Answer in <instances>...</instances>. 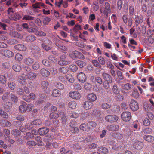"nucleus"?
<instances>
[{"instance_id": "36", "label": "nucleus", "mask_w": 154, "mask_h": 154, "mask_svg": "<svg viewBox=\"0 0 154 154\" xmlns=\"http://www.w3.org/2000/svg\"><path fill=\"white\" fill-rule=\"evenodd\" d=\"M21 18L20 16L17 13H15L14 14L13 16L11 17L10 19L11 20L17 21L19 20Z\"/></svg>"}, {"instance_id": "44", "label": "nucleus", "mask_w": 154, "mask_h": 154, "mask_svg": "<svg viewBox=\"0 0 154 154\" xmlns=\"http://www.w3.org/2000/svg\"><path fill=\"white\" fill-rule=\"evenodd\" d=\"M26 39L27 41L30 42H32L36 40V37L34 35H29L27 36Z\"/></svg>"}, {"instance_id": "62", "label": "nucleus", "mask_w": 154, "mask_h": 154, "mask_svg": "<svg viewBox=\"0 0 154 154\" xmlns=\"http://www.w3.org/2000/svg\"><path fill=\"white\" fill-rule=\"evenodd\" d=\"M81 29V26L77 24L75 25L73 29V30L75 33H77L78 31Z\"/></svg>"}, {"instance_id": "1", "label": "nucleus", "mask_w": 154, "mask_h": 154, "mask_svg": "<svg viewBox=\"0 0 154 154\" xmlns=\"http://www.w3.org/2000/svg\"><path fill=\"white\" fill-rule=\"evenodd\" d=\"M119 119L118 117L116 115H108L105 117V120L109 122L113 123L116 122Z\"/></svg>"}, {"instance_id": "40", "label": "nucleus", "mask_w": 154, "mask_h": 154, "mask_svg": "<svg viewBox=\"0 0 154 154\" xmlns=\"http://www.w3.org/2000/svg\"><path fill=\"white\" fill-rule=\"evenodd\" d=\"M0 115L2 117L5 119H7L8 117L7 113L2 109H0Z\"/></svg>"}, {"instance_id": "39", "label": "nucleus", "mask_w": 154, "mask_h": 154, "mask_svg": "<svg viewBox=\"0 0 154 154\" xmlns=\"http://www.w3.org/2000/svg\"><path fill=\"white\" fill-rule=\"evenodd\" d=\"M16 93L19 95H23L24 94L23 89L20 87H18L16 90Z\"/></svg>"}, {"instance_id": "18", "label": "nucleus", "mask_w": 154, "mask_h": 154, "mask_svg": "<svg viewBox=\"0 0 154 154\" xmlns=\"http://www.w3.org/2000/svg\"><path fill=\"white\" fill-rule=\"evenodd\" d=\"M48 85L49 83L47 81H43L41 83V88L43 91L47 92Z\"/></svg>"}, {"instance_id": "48", "label": "nucleus", "mask_w": 154, "mask_h": 154, "mask_svg": "<svg viewBox=\"0 0 154 154\" xmlns=\"http://www.w3.org/2000/svg\"><path fill=\"white\" fill-rule=\"evenodd\" d=\"M128 9V5L127 2L124 3L123 5L122 10L123 12L125 13H127Z\"/></svg>"}, {"instance_id": "49", "label": "nucleus", "mask_w": 154, "mask_h": 154, "mask_svg": "<svg viewBox=\"0 0 154 154\" xmlns=\"http://www.w3.org/2000/svg\"><path fill=\"white\" fill-rule=\"evenodd\" d=\"M112 91L114 93L116 94H118L120 92L119 89L117 87L116 85H114L112 88Z\"/></svg>"}, {"instance_id": "26", "label": "nucleus", "mask_w": 154, "mask_h": 154, "mask_svg": "<svg viewBox=\"0 0 154 154\" xmlns=\"http://www.w3.org/2000/svg\"><path fill=\"white\" fill-rule=\"evenodd\" d=\"M75 63L77 66L80 68H83L86 65V63L85 62L80 60L76 61Z\"/></svg>"}, {"instance_id": "52", "label": "nucleus", "mask_w": 154, "mask_h": 154, "mask_svg": "<svg viewBox=\"0 0 154 154\" xmlns=\"http://www.w3.org/2000/svg\"><path fill=\"white\" fill-rule=\"evenodd\" d=\"M4 133V137L5 138H9L10 137V131L8 129H4L3 131Z\"/></svg>"}, {"instance_id": "33", "label": "nucleus", "mask_w": 154, "mask_h": 154, "mask_svg": "<svg viewBox=\"0 0 154 154\" xmlns=\"http://www.w3.org/2000/svg\"><path fill=\"white\" fill-rule=\"evenodd\" d=\"M78 51H75L69 54V57L73 60L77 58Z\"/></svg>"}, {"instance_id": "12", "label": "nucleus", "mask_w": 154, "mask_h": 154, "mask_svg": "<svg viewBox=\"0 0 154 154\" xmlns=\"http://www.w3.org/2000/svg\"><path fill=\"white\" fill-rule=\"evenodd\" d=\"M49 131L48 128L43 127L39 128L38 130V133L40 135H44L46 134Z\"/></svg>"}, {"instance_id": "45", "label": "nucleus", "mask_w": 154, "mask_h": 154, "mask_svg": "<svg viewBox=\"0 0 154 154\" xmlns=\"http://www.w3.org/2000/svg\"><path fill=\"white\" fill-rule=\"evenodd\" d=\"M91 63L93 64L94 66L95 67L99 68H101V66L100 64L99 63V62L96 60H92Z\"/></svg>"}, {"instance_id": "25", "label": "nucleus", "mask_w": 154, "mask_h": 154, "mask_svg": "<svg viewBox=\"0 0 154 154\" xmlns=\"http://www.w3.org/2000/svg\"><path fill=\"white\" fill-rule=\"evenodd\" d=\"M96 126V123L94 122L91 121L87 124V127L89 130L94 128Z\"/></svg>"}, {"instance_id": "43", "label": "nucleus", "mask_w": 154, "mask_h": 154, "mask_svg": "<svg viewBox=\"0 0 154 154\" xmlns=\"http://www.w3.org/2000/svg\"><path fill=\"white\" fill-rule=\"evenodd\" d=\"M59 112H58V113ZM59 114H58V113L52 112L50 114V118L51 119H54L55 118H57L59 116Z\"/></svg>"}, {"instance_id": "7", "label": "nucleus", "mask_w": 154, "mask_h": 154, "mask_svg": "<svg viewBox=\"0 0 154 154\" xmlns=\"http://www.w3.org/2000/svg\"><path fill=\"white\" fill-rule=\"evenodd\" d=\"M69 95L70 97L74 99H79L81 97L80 94L76 91L70 92L69 93Z\"/></svg>"}, {"instance_id": "38", "label": "nucleus", "mask_w": 154, "mask_h": 154, "mask_svg": "<svg viewBox=\"0 0 154 154\" xmlns=\"http://www.w3.org/2000/svg\"><path fill=\"white\" fill-rule=\"evenodd\" d=\"M7 81V78L4 75H0V83L3 85L5 84Z\"/></svg>"}, {"instance_id": "47", "label": "nucleus", "mask_w": 154, "mask_h": 154, "mask_svg": "<svg viewBox=\"0 0 154 154\" xmlns=\"http://www.w3.org/2000/svg\"><path fill=\"white\" fill-rule=\"evenodd\" d=\"M69 68L73 72L77 71L78 70V67L77 65L74 64H72L69 66Z\"/></svg>"}, {"instance_id": "5", "label": "nucleus", "mask_w": 154, "mask_h": 154, "mask_svg": "<svg viewBox=\"0 0 154 154\" xmlns=\"http://www.w3.org/2000/svg\"><path fill=\"white\" fill-rule=\"evenodd\" d=\"M104 8L103 14L107 17L108 16V13H110L111 12L110 4L108 2H105L104 4Z\"/></svg>"}, {"instance_id": "50", "label": "nucleus", "mask_w": 154, "mask_h": 154, "mask_svg": "<svg viewBox=\"0 0 154 154\" xmlns=\"http://www.w3.org/2000/svg\"><path fill=\"white\" fill-rule=\"evenodd\" d=\"M37 27H29L28 32L31 33H36L38 32Z\"/></svg>"}, {"instance_id": "6", "label": "nucleus", "mask_w": 154, "mask_h": 154, "mask_svg": "<svg viewBox=\"0 0 154 154\" xmlns=\"http://www.w3.org/2000/svg\"><path fill=\"white\" fill-rule=\"evenodd\" d=\"M77 78L78 80L82 83H84L86 80V76L85 73L83 72L78 73Z\"/></svg>"}, {"instance_id": "13", "label": "nucleus", "mask_w": 154, "mask_h": 154, "mask_svg": "<svg viewBox=\"0 0 154 154\" xmlns=\"http://www.w3.org/2000/svg\"><path fill=\"white\" fill-rule=\"evenodd\" d=\"M48 42H49L48 44L45 42H42L41 43V45L43 48L45 50L48 51H49L52 48L51 46L50 45H51V42L48 40Z\"/></svg>"}, {"instance_id": "11", "label": "nucleus", "mask_w": 154, "mask_h": 154, "mask_svg": "<svg viewBox=\"0 0 154 154\" xmlns=\"http://www.w3.org/2000/svg\"><path fill=\"white\" fill-rule=\"evenodd\" d=\"M102 75L103 78L105 80V81H108L109 83L112 82V78L109 74L105 72H103Z\"/></svg>"}, {"instance_id": "60", "label": "nucleus", "mask_w": 154, "mask_h": 154, "mask_svg": "<svg viewBox=\"0 0 154 154\" xmlns=\"http://www.w3.org/2000/svg\"><path fill=\"white\" fill-rule=\"evenodd\" d=\"M84 88L86 90H90L92 88L91 85L88 82L86 83L84 85Z\"/></svg>"}, {"instance_id": "20", "label": "nucleus", "mask_w": 154, "mask_h": 154, "mask_svg": "<svg viewBox=\"0 0 154 154\" xmlns=\"http://www.w3.org/2000/svg\"><path fill=\"white\" fill-rule=\"evenodd\" d=\"M7 85L8 88L11 90H14L16 87V84L12 81L8 82Z\"/></svg>"}, {"instance_id": "42", "label": "nucleus", "mask_w": 154, "mask_h": 154, "mask_svg": "<svg viewBox=\"0 0 154 154\" xmlns=\"http://www.w3.org/2000/svg\"><path fill=\"white\" fill-rule=\"evenodd\" d=\"M7 42L10 45H14L18 43V41L14 39H10L7 40Z\"/></svg>"}, {"instance_id": "17", "label": "nucleus", "mask_w": 154, "mask_h": 154, "mask_svg": "<svg viewBox=\"0 0 154 154\" xmlns=\"http://www.w3.org/2000/svg\"><path fill=\"white\" fill-rule=\"evenodd\" d=\"M12 105V103L11 102L8 101L4 103L3 107L5 109L7 110V111L8 112L11 109Z\"/></svg>"}, {"instance_id": "59", "label": "nucleus", "mask_w": 154, "mask_h": 154, "mask_svg": "<svg viewBox=\"0 0 154 154\" xmlns=\"http://www.w3.org/2000/svg\"><path fill=\"white\" fill-rule=\"evenodd\" d=\"M154 13V4H152L151 10H148L147 12V14L148 15H151Z\"/></svg>"}, {"instance_id": "54", "label": "nucleus", "mask_w": 154, "mask_h": 154, "mask_svg": "<svg viewBox=\"0 0 154 154\" xmlns=\"http://www.w3.org/2000/svg\"><path fill=\"white\" fill-rule=\"evenodd\" d=\"M10 94V92L8 91L5 92L2 97V99L4 101H7L8 100V97Z\"/></svg>"}, {"instance_id": "61", "label": "nucleus", "mask_w": 154, "mask_h": 154, "mask_svg": "<svg viewBox=\"0 0 154 154\" xmlns=\"http://www.w3.org/2000/svg\"><path fill=\"white\" fill-rule=\"evenodd\" d=\"M70 126L71 127V131L72 133H75L77 132L78 131V128L77 127H74V126L73 125H72L71 124L70 125Z\"/></svg>"}, {"instance_id": "34", "label": "nucleus", "mask_w": 154, "mask_h": 154, "mask_svg": "<svg viewBox=\"0 0 154 154\" xmlns=\"http://www.w3.org/2000/svg\"><path fill=\"white\" fill-rule=\"evenodd\" d=\"M98 150L103 154H106L108 152V149L104 147L100 146L98 147Z\"/></svg>"}, {"instance_id": "15", "label": "nucleus", "mask_w": 154, "mask_h": 154, "mask_svg": "<svg viewBox=\"0 0 154 154\" xmlns=\"http://www.w3.org/2000/svg\"><path fill=\"white\" fill-rule=\"evenodd\" d=\"M40 72L42 75L44 77H48L50 75L49 71L45 68L42 69L40 70Z\"/></svg>"}, {"instance_id": "32", "label": "nucleus", "mask_w": 154, "mask_h": 154, "mask_svg": "<svg viewBox=\"0 0 154 154\" xmlns=\"http://www.w3.org/2000/svg\"><path fill=\"white\" fill-rule=\"evenodd\" d=\"M69 71V68L67 67H61L59 69V72L63 74H66Z\"/></svg>"}, {"instance_id": "58", "label": "nucleus", "mask_w": 154, "mask_h": 154, "mask_svg": "<svg viewBox=\"0 0 154 154\" xmlns=\"http://www.w3.org/2000/svg\"><path fill=\"white\" fill-rule=\"evenodd\" d=\"M123 6L122 1V0H118L117 2V8L119 10H121Z\"/></svg>"}, {"instance_id": "4", "label": "nucleus", "mask_w": 154, "mask_h": 154, "mask_svg": "<svg viewBox=\"0 0 154 154\" xmlns=\"http://www.w3.org/2000/svg\"><path fill=\"white\" fill-rule=\"evenodd\" d=\"M121 117L123 121H129L131 118V113L129 112H124L122 114Z\"/></svg>"}, {"instance_id": "30", "label": "nucleus", "mask_w": 154, "mask_h": 154, "mask_svg": "<svg viewBox=\"0 0 154 154\" xmlns=\"http://www.w3.org/2000/svg\"><path fill=\"white\" fill-rule=\"evenodd\" d=\"M120 85L123 89L127 90L130 89L131 87V85L129 83L121 84Z\"/></svg>"}, {"instance_id": "37", "label": "nucleus", "mask_w": 154, "mask_h": 154, "mask_svg": "<svg viewBox=\"0 0 154 154\" xmlns=\"http://www.w3.org/2000/svg\"><path fill=\"white\" fill-rule=\"evenodd\" d=\"M7 32L5 31H0V39L5 40L7 39V37L5 35Z\"/></svg>"}, {"instance_id": "9", "label": "nucleus", "mask_w": 154, "mask_h": 154, "mask_svg": "<svg viewBox=\"0 0 154 154\" xmlns=\"http://www.w3.org/2000/svg\"><path fill=\"white\" fill-rule=\"evenodd\" d=\"M107 129L111 131H117L119 129V127L117 125H109L107 126Z\"/></svg>"}, {"instance_id": "63", "label": "nucleus", "mask_w": 154, "mask_h": 154, "mask_svg": "<svg viewBox=\"0 0 154 154\" xmlns=\"http://www.w3.org/2000/svg\"><path fill=\"white\" fill-rule=\"evenodd\" d=\"M42 123L41 121L39 119H36L32 122V125H39Z\"/></svg>"}, {"instance_id": "21", "label": "nucleus", "mask_w": 154, "mask_h": 154, "mask_svg": "<svg viewBox=\"0 0 154 154\" xmlns=\"http://www.w3.org/2000/svg\"><path fill=\"white\" fill-rule=\"evenodd\" d=\"M87 98L91 101L94 102L96 101L97 99L96 95L93 93H90L88 94Z\"/></svg>"}, {"instance_id": "55", "label": "nucleus", "mask_w": 154, "mask_h": 154, "mask_svg": "<svg viewBox=\"0 0 154 154\" xmlns=\"http://www.w3.org/2000/svg\"><path fill=\"white\" fill-rule=\"evenodd\" d=\"M98 60L99 63L102 65H104L105 63V59L102 56H100L98 57Z\"/></svg>"}, {"instance_id": "27", "label": "nucleus", "mask_w": 154, "mask_h": 154, "mask_svg": "<svg viewBox=\"0 0 154 154\" xmlns=\"http://www.w3.org/2000/svg\"><path fill=\"white\" fill-rule=\"evenodd\" d=\"M136 25L138 26L140 23L143 21V18L142 16L137 15L134 19Z\"/></svg>"}, {"instance_id": "22", "label": "nucleus", "mask_w": 154, "mask_h": 154, "mask_svg": "<svg viewBox=\"0 0 154 154\" xmlns=\"http://www.w3.org/2000/svg\"><path fill=\"white\" fill-rule=\"evenodd\" d=\"M16 50L20 51H25L26 48L25 46L22 44H18L15 45L14 47Z\"/></svg>"}, {"instance_id": "16", "label": "nucleus", "mask_w": 154, "mask_h": 154, "mask_svg": "<svg viewBox=\"0 0 154 154\" xmlns=\"http://www.w3.org/2000/svg\"><path fill=\"white\" fill-rule=\"evenodd\" d=\"M143 145V142L137 141L134 143L133 147L137 150H140L142 148Z\"/></svg>"}, {"instance_id": "19", "label": "nucleus", "mask_w": 154, "mask_h": 154, "mask_svg": "<svg viewBox=\"0 0 154 154\" xmlns=\"http://www.w3.org/2000/svg\"><path fill=\"white\" fill-rule=\"evenodd\" d=\"M34 59L31 57L25 58L24 60V62L26 65L30 66L34 62Z\"/></svg>"}, {"instance_id": "57", "label": "nucleus", "mask_w": 154, "mask_h": 154, "mask_svg": "<svg viewBox=\"0 0 154 154\" xmlns=\"http://www.w3.org/2000/svg\"><path fill=\"white\" fill-rule=\"evenodd\" d=\"M51 20V19L48 17H45L43 18V23L44 25H48Z\"/></svg>"}, {"instance_id": "3", "label": "nucleus", "mask_w": 154, "mask_h": 154, "mask_svg": "<svg viewBox=\"0 0 154 154\" xmlns=\"http://www.w3.org/2000/svg\"><path fill=\"white\" fill-rule=\"evenodd\" d=\"M129 106L131 109L134 111H137L139 109L138 103L133 99L131 100Z\"/></svg>"}, {"instance_id": "2", "label": "nucleus", "mask_w": 154, "mask_h": 154, "mask_svg": "<svg viewBox=\"0 0 154 154\" xmlns=\"http://www.w3.org/2000/svg\"><path fill=\"white\" fill-rule=\"evenodd\" d=\"M0 53L4 56L8 57H11L14 56V54L12 51L7 49L2 50L0 51Z\"/></svg>"}, {"instance_id": "28", "label": "nucleus", "mask_w": 154, "mask_h": 154, "mask_svg": "<svg viewBox=\"0 0 154 154\" xmlns=\"http://www.w3.org/2000/svg\"><path fill=\"white\" fill-rule=\"evenodd\" d=\"M37 74L32 72H29L27 74V77L30 79H35L37 76Z\"/></svg>"}, {"instance_id": "31", "label": "nucleus", "mask_w": 154, "mask_h": 154, "mask_svg": "<svg viewBox=\"0 0 154 154\" xmlns=\"http://www.w3.org/2000/svg\"><path fill=\"white\" fill-rule=\"evenodd\" d=\"M12 69L15 71L19 72L21 69V67L20 64H15L13 66Z\"/></svg>"}, {"instance_id": "8", "label": "nucleus", "mask_w": 154, "mask_h": 154, "mask_svg": "<svg viewBox=\"0 0 154 154\" xmlns=\"http://www.w3.org/2000/svg\"><path fill=\"white\" fill-rule=\"evenodd\" d=\"M82 105L85 109L88 110L90 109L93 106V103L89 100H88L84 102Z\"/></svg>"}, {"instance_id": "41", "label": "nucleus", "mask_w": 154, "mask_h": 154, "mask_svg": "<svg viewBox=\"0 0 154 154\" xmlns=\"http://www.w3.org/2000/svg\"><path fill=\"white\" fill-rule=\"evenodd\" d=\"M101 106L103 109H107L111 108V105L106 103H103L101 104Z\"/></svg>"}, {"instance_id": "10", "label": "nucleus", "mask_w": 154, "mask_h": 154, "mask_svg": "<svg viewBox=\"0 0 154 154\" xmlns=\"http://www.w3.org/2000/svg\"><path fill=\"white\" fill-rule=\"evenodd\" d=\"M9 35L12 38H21L22 36L21 34L15 31H12L9 32Z\"/></svg>"}, {"instance_id": "46", "label": "nucleus", "mask_w": 154, "mask_h": 154, "mask_svg": "<svg viewBox=\"0 0 154 154\" xmlns=\"http://www.w3.org/2000/svg\"><path fill=\"white\" fill-rule=\"evenodd\" d=\"M76 103L75 101H71L68 104V106L72 109H75V108Z\"/></svg>"}, {"instance_id": "53", "label": "nucleus", "mask_w": 154, "mask_h": 154, "mask_svg": "<svg viewBox=\"0 0 154 154\" xmlns=\"http://www.w3.org/2000/svg\"><path fill=\"white\" fill-rule=\"evenodd\" d=\"M55 85L56 88L60 90H63L64 88L63 85L59 82H56Z\"/></svg>"}, {"instance_id": "64", "label": "nucleus", "mask_w": 154, "mask_h": 154, "mask_svg": "<svg viewBox=\"0 0 154 154\" xmlns=\"http://www.w3.org/2000/svg\"><path fill=\"white\" fill-rule=\"evenodd\" d=\"M95 83L97 82V83L101 85L103 83V81L102 78L99 76L95 77Z\"/></svg>"}, {"instance_id": "29", "label": "nucleus", "mask_w": 154, "mask_h": 154, "mask_svg": "<svg viewBox=\"0 0 154 154\" xmlns=\"http://www.w3.org/2000/svg\"><path fill=\"white\" fill-rule=\"evenodd\" d=\"M10 100L13 103H16L18 100V97L14 94H11L10 95Z\"/></svg>"}, {"instance_id": "51", "label": "nucleus", "mask_w": 154, "mask_h": 154, "mask_svg": "<svg viewBox=\"0 0 154 154\" xmlns=\"http://www.w3.org/2000/svg\"><path fill=\"white\" fill-rule=\"evenodd\" d=\"M66 78L71 83H73L74 81V78L71 75L67 74L66 75Z\"/></svg>"}, {"instance_id": "14", "label": "nucleus", "mask_w": 154, "mask_h": 154, "mask_svg": "<svg viewBox=\"0 0 154 154\" xmlns=\"http://www.w3.org/2000/svg\"><path fill=\"white\" fill-rule=\"evenodd\" d=\"M22 104L19 107L20 111L22 113L25 112L27 110L26 108V103L24 101L22 102Z\"/></svg>"}, {"instance_id": "56", "label": "nucleus", "mask_w": 154, "mask_h": 154, "mask_svg": "<svg viewBox=\"0 0 154 154\" xmlns=\"http://www.w3.org/2000/svg\"><path fill=\"white\" fill-rule=\"evenodd\" d=\"M32 67L33 69L36 70L40 68V65L38 62H35L32 66Z\"/></svg>"}, {"instance_id": "24", "label": "nucleus", "mask_w": 154, "mask_h": 154, "mask_svg": "<svg viewBox=\"0 0 154 154\" xmlns=\"http://www.w3.org/2000/svg\"><path fill=\"white\" fill-rule=\"evenodd\" d=\"M143 138L146 141L149 142H152L154 140V137L151 135H145Z\"/></svg>"}, {"instance_id": "23", "label": "nucleus", "mask_w": 154, "mask_h": 154, "mask_svg": "<svg viewBox=\"0 0 154 154\" xmlns=\"http://www.w3.org/2000/svg\"><path fill=\"white\" fill-rule=\"evenodd\" d=\"M134 7V5L132 4L129 6V16H132L134 15V12L135 10Z\"/></svg>"}, {"instance_id": "35", "label": "nucleus", "mask_w": 154, "mask_h": 154, "mask_svg": "<svg viewBox=\"0 0 154 154\" xmlns=\"http://www.w3.org/2000/svg\"><path fill=\"white\" fill-rule=\"evenodd\" d=\"M61 95L60 92L58 89H54L53 90L52 95L54 97H58Z\"/></svg>"}]
</instances>
